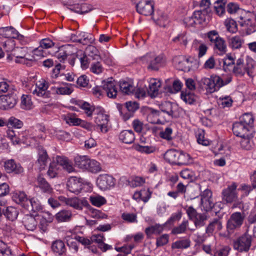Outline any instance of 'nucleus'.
<instances>
[{
  "instance_id": "nucleus-49",
  "label": "nucleus",
  "mask_w": 256,
  "mask_h": 256,
  "mask_svg": "<svg viewBox=\"0 0 256 256\" xmlns=\"http://www.w3.org/2000/svg\"><path fill=\"white\" fill-rule=\"evenodd\" d=\"M90 200L92 205L97 207H100L106 202V198L100 195L91 196L90 197Z\"/></svg>"
},
{
  "instance_id": "nucleus-43",
  "label": "nucleus",
  "mask_w": 256,
  "mask_h": 256,
  "mask_svg": "<svg viewBox=\"0 0 256 256\" xmlns=\"http://www.w3.org/2000/svg\"><path fill=\"white\" fill-rule=\"evenodd\" d=\"M172 134V128L170 126H168L164 129L162 130L160 132L159 135L162 138L166 140L168 142H170L174 139Z\"/></svg>"
},
{
  "instance_id": "nucleus-20",
  "label": "nucleus",
  "mask_w": 256,
  "mask_h": 256,
  "mask_svg": "<svg viewBox=\"0 0 256 256\" xmlns=\"http://www.w3.org/2000/svg\"><path fill=\"white\" fill-rule=\"evenodd\" d=\"M38 216H33L31 214L24 216L22 219V223L25 228L30 231H34L37 228L39 222Z\"/></svg>"
},
{
  "instance_id": "nucleus-14",
  "label": "nucleus",
  "mask_w": 256,
  "mask_h": 256,
  "mask_svg": "<svg viewBox=\"0 0 256 256\" xmlns=\"http://www.w3.org/2000/svg\"><path fill=\"white\" fill-rule=\"evenodd\" d=\"M68 190L72 193L79 194L82 188V180L76 176L70 177L67 182Z\"/></svg>"
},
{
  "instance_id": "nucleus-37",
  "label": "nucleus",
  "mask_w": 256,
  "mask_h": 256,
  "mask_svg": "<svg viewBox=\"0 0 256 256\" xmlns=\"http://www.w3.org/2000/svg\"><path fill=\"white\" fill-rule=\"evenodd\" d=\"M192 48L198 52V57L199 58L203 56L208 50L206 46L197 40L194 41Z\"/></svg>"
},
{
  "instance_id": "nucleus-44",
  "label": "nucleus",
  "mask_w": 256,
  "mask_h": 256,
  "mask_svg": "<svg viewBox=\"0 0 256 256\" xmlns=\"http://www.w3.org/2000/svg\"><path fill=\"white\" fill-rule=\"evenodd\" d=\"M59 199L60 200L64 201L67 205L72 207L75 209L81 210V207L80 204V203H79V199L77 198H67L63 196H60Z\"/></svg>"
},
{
  "instance_id": "nucleus-3",
  "label": "nucleus",
  "mask_w": 256,
  "mask_h": 256,
  "mask_svg": "<svg viewBox=\"0 0 256 256\" xmlns=\"http://www.w3.org/2000/svg\"><path fill=\"white\" fill-rule=\"evenodd\" d=\"M164 158L168 162L178 166L186 165L192 161L189 154L176 150H168L164 154Z\"/></svg>"
},
{
  "instance_id": "nucleus-7",
  "label": "nucleus",
  "mask_w": 256,
  "mask_h": 256,
  "mask_svg": "<svg viewBox=\"0 0 256 256\" xmlns=\"http://www.w3.org/2000/svg\"><path fill=\"white\" fill-rule=\"evenodd\" d=\"M222 78L218 76H211L210 78H203L200 80V84H204L210 93L218 90L222 86Z\"/></svg>"
},
{
  "instance_id": "nucleus-41",
  "label": "nucleus",
  "mask_w": 256,
  "mask_h": 256,
  "mask_svg": "<svg viewBox=\"0 0 256 256\" xmlns=\"http://www.w3.org/2000/svg\"><path fill=\"white\" fill-rule=\"evenodd\" d=\"M72 214L68 210H62L55 215V218L58 222H67L70 220Z\"/></svg>"
},
{
  "instance_id": "nucleus-10",
  "label": "nucleus",
  "mask_w": 256,
  "mask_h": 256,
  "mask_svg": "<svg viewBox=\"0 0 256 256\" xmlns=\"http://www.w3.org/2000/svg\"><path fill=\"white\" fill-rule=\"evenodd\" d=\"M252 68V64L247 63L246 64H245L244 60L240 58L236 60L232 72L236 76H244L246 72L250 76Z\"/></svg>"
},
{
  "instance_id": "nucleus-12",
  "label": "nucleus",
  "mask_w": 256,
  "mask_h": 256,
  "mask_svg": "<svg viewBox=\"0 0 256 256\" xmlns=\"http://www.w3.org/2000/svg\"><path fill=\"white\" fill-rule=\"evenodd\" d=\"M136 10L144 16H150L154 12V4L150 0H136Z\"/></svg>"
},
{
  "instance_id": "nucleus-53",
  "label": "nucleus",
  "mask_w": 256,
  "mask_h": 256,
  "mask_svg": "<svg viewBox=\"0 0 256 256\" xmlns=\"http://www.w3.org/2000/svg\"><path fill=\"white\" fill-rule=\"evenodd\" d=\"M208 219V216L204 213H199L193 220L196 228L202 227L205 224V221Z\"/></svg>"
},
{
  "instance_id": "nucleus-33",
  "label": "nucleus",
  "mask_w": 256,
  "mask_h": 256,
  "mask_svg": "<svg viewBox=\"0 0 256 256\" xmlns=\"http://www.w3.org/2000/svg\"><path fill=\"white\" fill-rule=\"evenodd\" d=\"M164 224H156L152 225L145 229V232L148 237H150L152 234H159L164 230Z\"/></svg>"
},
{
  "instance_id": "nucleus-16",
  "label": "nucleus",
  "mask_w": 256,
  "mask_h": 256,
  "mask_svg": "<svg viewBox=\"0 0 256 256\" xmlns=\"http://www.w3.org/2000/svg\"><path fill=\"white\" fill-rule=\"evenodd\" d=\"M200 204L206 211L210 210L213 208L214 203L212 200V192L210 190L206 189L202 192Z\"/></svg>"
},
{
  "instance_id": "nucleus-46",
  "label": "nucleus",
  "mask_w": 256,
  "mask_h": 256,
  "mask_svg": "<svg viewBox=\"0 0 256 256\" xmlns=\"http://www.w3.org/2000/svg\"><path fill=\"white\" fill-rule=\"evenodd\" d=\"M159 116V111L150 109L147 115V120L151 124H159L160 122V120L158 118Z\"/></svg>"
},
{
  "instance_id": "nucleus-4",
  "label": "nucleus",
  "mask_w": 256,
  "mask_h": 256,
  "mask_svg": "<svg viewBox=\"0 0 256 256\" xmlns=\"http://www.w3.org/2000/svg\"><path fill=\"white\" fill-rule=\"evenodd\" d=\"M245 216L244 213L235 212L231 214L226 222V230L229 234L238 230L243 224Z\"/></svg>"
},
{
  "instance_id": "nucleus-36",
  "label": "nucleus",
  "mask_w": 256,
  "mask_h": 256,
  "mask_svg": "<svg viewBox=\"0 0 256 256\" xmlns=\"http://www.w3.org/2000/svg\"><path fill=\"white\" fill-rule=\"evenodd\" d=\"M126 108L128 112L124 116V120H128L132 116V114L138 108V104L136 102H128L126 103Z\"/></svg>"
},
{
  "instance_id": "nucleus-31",
  "label": "nucleus",
  "mask_w": 256,
  "mask_h": 256,
  "mask_svg": "<svg viewBox=\"0 0 256 256\" xmlns=\"http://www.w3.org/2000/svg\"><path fill=\"white\" fill-rule=\"evenodd\" d=\"M0 35L5 38H16L18 36V32L12 26L1 28Z\"/></svg>"
},
{
  "instance_id": "nucleus-58",
  "label": "nucleus",
  "mask_w": 256,
  "mask_h": 256,
  "mask_svg": "<svg viewBox=\"0 0 256 256\" xmlns=\"http://www.w3.org/2000/svg\"><path fill=\"white\" fill-rule=\"evenodd\" d=\"M223 0H215L214 8L216 14L220 16H222L225 12V4L222 2Z\"/></svg>"
},
{
  "instance_id": "nucleus-47",
  "label": "nucleus",
  "mask_w": 256,
  "mask_h": 256,
  "mask_svg": "<svg viewBox=\"0 0 256 256\" xmlns=\"http://www.w3.org/2000/svg\"><path fill=\"white\" fill-rule=\"evenodd\" d=\"M234 66V58L230 56H227L223 60V68L225 72L232 71Z\"/></svg>"
},
{
  "instance_id": "nucleus-15",
  "label": "nucleus",
  "mask_w": 256,
  "mask_h": 256,
  "mask_svg": "<svg viewBox=\"0 0 256 256\" xmlns=\"http://www.w3.org/2000/svg\"><path fill=\"white\" fill-rule=\"evenodd\" d=\"M102 90L106 92L107 96L110 98H116L118 94V88L116 82L112 78H108L106 81H104L102 86Z\"/></svg>"
},
{
  "instance_id": "nucleus-50",
  "label": "nucleus",
  "mask_w": 256,
  "mask_h": 256,
  "mask_svg": "<svg viewBox=\"0 0 256 256\" xmlns=\"http://www.w3.org/2000/svg\"><path fill=\"white\" fill-rule=\"evenodd\" d=\"M26 50L24 48H15L12 51V56H14V62L16 63L22 64V60L24 56Z\"/></svg>"
},
{
  "instance_id": "nucleus-52",
  "label": "nucleus",
  "mask_w": 256,
  "mask_h": 256,
  "mask_svg": "<svg viewBox=\"0 0 256 256\" xmlns=\"http://www.w3.org/2000/svg\"><path fill=\"white\" fill-rule=\"evenodd\" d=\"M181 98L184 101L189 104H192L196 99V96L193 92L188 91L182 92Z\"/></svg>"
},
{
  "instance_id": "nucleus-18",
  "label": "nucleus",
  "mask_w": 256,
  "mask_h": 256,
  "mask_svg": "<svg viewBox=\"0 0 256 256\" xmlns=\"http://www.w3.org/2000/svg\"><path fill=\"white\" fill-rule=\"evenodd\" d=\"M55 160L58 164L60 166L62 169L68 173L75 172L72 161L68 158L63 156H56L55 157Z\"/></svg>"
},
{
  "instance_id": "nucleus-35",
  "label": "nucleus",
  "mask_w": 256,
  "mask_h": 256,
  "mask_svg": "<svg viewBox=\"0 0 256 256\" xmlns=\"http://www.w3.org/2000/svg\"><path fill=\"white\" fill-rule=\"evenodd\" d=\"M188 220H184L180 225L174 228L172 230L171 233L173 234L176 235L186 233L188 230H190L191 231L194 230L195 229H190L188 228Z\"/></svg>"
},
{
  "instance_id": "nucleus-9",
  "label": "nucleus",
  "mask_w": 256,
  "mask_h": 256,
  "mask_svg": "<svg viewBox=\"0 0 256 256\" xmlns=\"http://www.w3.org/2000/svg\"><path fill=\"white\" fill-rule=\"evenodd\" d=\"M18 97L14 92L0 96V109L6 110L13 108L17 103Z\"/></svg>"
},
{
  "instance_id": "nucleus-28",
  "label": "nucleus",
  "mask_w": 256,
  "mask_h": 256,
  "mask_svg": "<svg viewBox=\"0 0 256 256\" xmlns=\"http://www.w3.org/2000/svg\"><path fill=\"white\" fill-rule=\"evenodd\" d=\"M42 206L40 204L39 200L35 198H29L25 208V210L28 212H34L40 211L42 210Z\"/></svg>"
},
{
  "instance_id": "nucleus-29",
  "label": "nucleus",
  "mask_w": 256,
  "mask_h": 256,
  "mask_svg": "<svg viewBox=\"0 0 256 256\" xmlns=\"http://www.w3.org/2000/svg\"><path fill=\"white\" fill-rule=\"evenodd\" d=\"M52 250L59 256L66 254V248L64 243L61 240L54 242L52 245Z\"/></svg>"
},
{
  "instance_id": "nucleus-63",
  "label": "nucleus",
  "mask_w": 256,
  "mask_h": 256,
  "mask_svg": "<svg viewBox=\"0 0 256 256\" xmlns=\"http://www.w3.org/2000/svg\"><path fill=\"white\" fill-rule=\"evenodd\" d=\"M69 246V250L66 254L67 256H78V246L76 242H71Z\"/></svg>"
},
{
  "instance_id": "nucleus-8",
  "label": "nucleus",
  "mask_w": 256,
  "mask_h": 256,
  "mask_svg": "<svg viewBox=\"0 0 256 256\" xmlns=\"http://www.w3.org/2000/svg\"><path fill=\"white\" fill-rule=\"evenodd\" d=\"M144 58L149 64L148 68L151 70H158L162 66L164 61L163 55L156 56L154 54H147Z\"/></svg>"
},
{
  "instance_id": "nucleus-57",
  "label": "nucleus",
  "mask_w": 256,
  "mask_h": 256,
  "mask_svg": "<svg viewBox=\"0 0 256 256\" xmlns=\"http://www.w3.org/2000/svg\"><path fill=\"white\" fill-rule=\"evenodd\" d=\"M0 256H14L10 247L2 240H0Z\"/></svg>"
},
{
  "instance_id": "nucleus-60",
  "label": "nucleus",
  "mask_w": 256,
  "mask_h": 256,
  "mask_svg": "<svg viewBox=\"0 0 256 256\" xmlns=\"http://www.w3.org/2000/svg\"><path fill=\"white\" fill-rule=\"evenodd\" d=\"M6 126H11L16 128H20L23 126V122L14 116H11L6 122Z\"/></svg>"
},
{
  "instance_id": "nucleus-24",
  "label": "nucleus",
  "mask_w": 256,
  "mask_h": 256,
  "mask_svg": "<svg viewBox=\"0 0 256 256\" xmlns=\"http://www.w3.org/2000/svg\"><path fill=\"white\" fill-rule=\"evenodd\" d=\"M12 199L16 204L25 209L29 198L25 192L19 191L13 194Z\"/></svg>"
},
{
  "instance_id": "nucleus-38",
  "label": "nucleus",
  "mask_w": 256,
  "mask_h": 256,
  "mask_svg": "<svg viewBox=\"0 0 256 256\" xmlns=\"http://www.w3.org/2000/svg\"><path fill=\"white\" fill-rule=\"evenodd\" d=\"M89 159L86 156H77L74 158V161L76 166L78 168L86 170L87 166H88Z\"/></svg>"
},
{
  "instance_id": "nucleus-19",
  "label": "nucleus",
  "mask_w": 256,
  "mask_h": 256,
  "mask_svg": "<svg viewBox=\"0 0 256 256\" xmlns=\"http://www.w3.org/2000/svg\"><path fill=\"white\" fill-rule=\"evenodd\" d=\"M236 188V185L233 184L224 190L222 192L223 200L227 203H230L236 200L237 198Z\"/></svg>"
},
{
  "instance_id": "nucleus-56",
  "label": "nucleus",
  "mask_w": 256,
  "mask_h": 256,
  "mask_svg": "<svg viewBox=\"0 0 256 256\" xmlns=\"http://www.w3.org/2000/svg\"><path fill=\"white\" fill-rule=\"evenodd\" d=\"M254 136L253 134L250 136L241 137L242 140L240 142L242 148L246 150H250L252 148V142L251 138Z\"/></svg>"
},
{
  "instance_id": "nucleus-1",
  "label": "nucleus",
  "mask_w": 256,
  "mask_h": 256,
  "mask_svg": "<svg viewBox=\"0 0 256 256\" xmlns=\"http://www.w3.org/2000/svg\"><path fill=\"white\" fill-rule=\"evenodd\" d=\"M253 116L248 113L243 114L238 122L233 124L232 131L236 136L240 137L250 136L254 132Z\"/></svg>"
},
{
  "instance_id": "nucleus-64",
  "label": "nucleus",
  "mask_w": 256,
  "mask_h": 256,
  "mask_svg": "<svg viewBox=\"0 0 256 256\" xmlns=\"http://www.w3.org/2000/svg\"><path fill=\"white\" fill-rule=\"evenodd\" d=\"M224 24L228 32L234 33L236 31V24L234 20L232 19H227L226 20Z\"/></svg>"
},
{
  "instance_id": "nucleus-27",
  "label": "nucleus",
  "mask_w": 256,
  "mask_h": 256,
  "mask_svg": "<svg viewBox=\"0 0 256 256\" xmlns=\"http://www.w3.org/2000/svg\"><path fill=\"white\" fill-rule=\"evenodd\" d=\"M161 85L160 80L152 79L150 80L148 94L151 98H155L158 94L159 88Z\"/></svg>"
},
{
  "instance_id": "nucleus-55",
  "label": "nucleus",
  "mask_w": 256,
  "mask_h": 256,
  "mask_svg": "<svg viewBox=\"0 0 256 256\" xmlns=\"http://www.w3.org/2000/svg\"><path fill=\"white\" fill-rule=\"evenodd\" d=\"M198 142L202 146H207L210 145V140L204 137V132L202 130H198L196 135Z\"/></svg>"
},
{
  "instance_id": "nucleus-25",
  "label": "nucleus",
  "mask_w": 256,
  "mask_h": 256,
  "mask_svg": "<svg viewBox=\"0 0 256 256\" xmlns=\"http://www.w3.org/2000/svg\"><path fill=\"white\" fill-rule=\"evenodd\" d=\"M38 186L41 191L45 194H51L53 192V189L50 184L46 180L41 176H38L37 178Z\"/></svg>"
},
{
  "instance_id": "nucleus-17",
  "label": "nucleus",
  "mask_w": 256,
  "mask_h": 256,
  "mask_svg": "<svg viewBox=\"0 0 256 256\" xmlns=\"http://www.w3.org/2000/svg\"><path fill=\"white\" fill-rule=\"evenodd\" d=\"M46 128L43 125L38 124L36 126L34 130L32 132L30 136L31 140H34L38 144L44 141L46 138Z\"/></svg>"
},
{
  "instance_id": "nucleus-13",
  "label": "nucleus",
  "mask_w": 256,
  "mask_h": 256,
  "mask_svg": "<svg viewBox=\"0 0 256 256\" xmlns=\"http://www.w3.org/2000/svg\"><path fill=\"white\" fill-rule=\"evenodd\" d=\"M48 83L44 79L42 78L36 82L35 89L32 91L33 94L38 96L46 98L49 97L50 93L47 90Z\"/></svg>"
},
{
  "instance_id": "nucleus-30",
  "label": "nucleus",
  "mask_w": 256,
  "mask_h": 256,
  "mask_svg": "<svg viewBox=\"0 0 256 256\" xmlns=\"http://www.w3.org/2000/svg\"><path fill=\"white\" fill-rule=\"evenodd\" d=\"M119 139L124 143L132 144L134 140V133L132 130H123L120 134Z\"/></svg>"
},
{
  "instance_id": "nucleus-39",
  "label": "nucleus",
  "mask_w": 256,
  "mask_h": 256,
  "mask_svg": "<svg viewBox=\"0 0 256 256\" xmlns=\"http://www.w3.org/2000/svg\"><path fill=\"white\" fill-rule=\"evenodd\" d=\"M76 104L82 110H84L85 113L88 116L90 117L92 116V113H95V110L96 108L93 106H91L89 103L87 102H84L83 101H78Z\"/></svg>"
},
{
  "instance_id": "nucleus-22",
  "label": "nucleus",
  "mask_w": 256,
  "mask_h": 256,
  "mask_svg": "<svg viewBox=\"0 0 256 256\" xmlns=\"http://www.w3.org/2000/svg\"><path fill=\"white\" fill-rule=\"evenodd\" d=\"M37 149L38 151V158L36 163L39 164L40 169H43L47 164L48 155L46 150L42 146L38 144Z\"/></svg>"
},
{
  "instance_id": "nucleus-5",
  "label": "nucleus",
  "mask_w": 256,
  "mask_h": 256,
  "mask_svg": "<svg viewBox=\"0 0 256 256\" xmlns=\"http://www.w3.org/2000/svg\"><path fill=\"white\" fill-rule=\"evenodd\" d=\"M94 122L97 127L99 128L102 133H106L108 130V124L109 122V116L106 114L104 108L97 106L95 110Z\"/></svg>"
},
{
  "instance_id": "nucleus-54",
  "label": "nucleus",
  "mask_w": 256,
  "mask_h": 256,
  "mask_svg": "<svg viewBox=\"0 0 256 256\" xmlns=\"http://www.w3.org/2000/svg\"><path fill=\"white\" fill-rule=\"evenodd\" d=\"M88 166H87L86 170L92 172H98L100 171L101 167L100 163L94 160L89 159Z\"/></svg>"
},
{
  "instance_id": "nucleus-45",
  "label": "nucleus",
  "mask_w": 256,
  "mask_h": 256,
  "mask_svg": "<svg viewBox=\"0 0 256 256\" xmlns=\"http://www.w3.org/2000/svg\"><path fill=\"white\" fill-rule=\"evenodd\" d=\"M213 48L214 50L220 55L225 54L227 49L225 40L222 38L219 40L213 46Z\"/></svg>"
},
{
  "instance_id": "nucleus-21",
  "label": "nucleus",
  "mask_w": 256,
  "mask_h": 256,
  "mask_svg": "<svg viewBox=\"0 0 256 256\" xmlns=\"http://www.w3.org/2000/svg\"><path fill=\"white\" fill-rule=\"evenodd\" d=\"M4 166L7 173L14 172L20 174L23 172V168L20 164L16 163L13 159L8 160L4 162Z\"/></svg>"
},
{
  "instance_id": "nucleus-42",
  "label": "nucleus",
  "mask_w": 256,
  "mask_h": 256,
  "mask_svg": "<svg viewBox=\"0 0 256 256\" xmlns=\"http://www.w3.org/2000/svg\"><path fill=\"white\" fill-rule=\"evenodd\" d=\"M62 118L70 126H78L80 124L82 120L78 118H76L72 114H69L66 115H63Z\"/></svg>"
},
{
  "instance_id": "nucleus-59",
  "label": "nucleus",
  "mask_w": 256,
  "mask_h": 256,
  "mask_svg": "<svg viewBox=\"0 0 256 256\" xmlns=\"http://www.w3.org/2000/svg\"><path fill=\"white\" fill-rule=\"evenodd\" d=\"M58 170V168L57 167L56 162L55 160V158H54L53 162L50 164L48 170L47 172V174L50 178H54L57 175Z\"/></svg>"
},
{
  "instance_id": "nucleus-2",
  "label": "nucleus",
  "mask_w": 256,
  "mask_h": 256,
  "mask_svg": "<svg viewBox=\"0 0 256 256\" xmlns=\"http://www.w3.org/2000/svg\"><path fill=\"white\" fill-rule=\"evenodd\" d=\"M54 56L60 62L64 63L68 60V63L72 66H74L77 57L74 48L70 44L64 45L59 47L58 50L55 52Z\"/></svg>"
},
{
  "instance_id": "nucleus-6",
  "label": "nucleus",
  "mask_w": 256,
  "mask_h": 256,
  "mask_svg": "<svg viewBox=\"0 0 256 256\" xmlns=\"http://www.w3.org/2000/svg\"><path fill=\"white\" fill-rule=\"evenodd\" d=\"M252 236L246 232L233 240L234 248L240 252H248L252 245Z\"/></svg>"
},
{
  "instance_id": "nucleus-26",
  "label": "nucleus",
  "mask_w": 256,
  "mask_h": 256,
  "mask_svg": "<svg viewBox=\"0 0 256 256\" xmlns=\"http://www.w3.org/2000/svg\"><path fill=\"white\" fill-rule=\"evenodd\" d=\"M256 21V16L254 12L248 13V16L244 20L246 25L247 26V32L251 34L256 30V25L255 22Z\"/></svg>"
},
{
  "instance_id": "nucleus-23",
  "label": "nucleus",
  "mask_w": 256,
  "mask_h": 256,
  "mask_svg": "<svg viewBox=\"0 0 256 256\" xmlns=\"http://www.w3.org/2000/svg\"><path fill=\"white\" fill-rule=\"evenodd\" d=\"M222 228V222L220 218H214L208 224L206 232L208 236L212 235L214 230L220 231Z\"/></svg>"
},
{
  "instance_id": "nucleus-11",
  "label": "nucleus",
  "mask_w": 256,
  "mask_h": 256,
  "mask_svg": "<svg viewBox=\"0 0 256 256\" xmlns=\"http://www.w3.org/2000/svg\"><path fill=\"white\" fill-rule=\"evenodd\" d=\"M96 184L100 189L106 190L114 186L115 180L110 175L101 174L97 178Z\"/></svg>"
},
{
  "instance_id": "nucleus-34",
  "label": "nucleus",
  "mask_w": 256,
  "mask_h": 256,
  "mask_svg": "<svg viewBox=\"0 0 256 256\" xmlns=\"http://www.w3.org/2000/svg\"><path fill=\"white\" fill-rule=\"evenodd\" d=\"M2 214L9 220L14 221L16 220L18 215V210L14 206H8L6 210H3Z\"/></svg>"
},
{
  "instance_id": "nucleus-48",
  "label": "nucleus",
  "mask_w": 256,
  "mask_h": 256,
  "mask_svg": "<svg viewBox=\"0 0 256 256\" xmlns=\"http://www.w3.org/2000/svg\"><path fill=\"white\" fill-rule=\"evenodd\" d=\"M21 108L24 110H30L32 108V103L30 97L28 95L23 94L21 97L20 104Z\"/></svg>"
},
{
  "instance_id": "nucleus-61",
  "label": "nucleus",
  "mask_w": 256,
  "mask_h": 256,
  "mask_svg": "<svg viewBox=\"0 0 256 256\" xmlns=\"http://www.w3.org/2000/svg\"><path fill=\"white\" fill-rule=\"evenodd\" d=\"M86 52L93 59L98 60L100 58V56L98 54V50L94 46H88Z\"/></svg>"
},
{
  "instance_id": "nucleus-32",
  "label": "nucleus",
  "mask_w": 256,
  "mask_h": 256,
  "mask_svg": "<svg viewBox=\"0 0 256 256\" xmlns=\"http://www.w3.org/2000/svg\"><path fill=\"white\" fill-rule=\"evenodd\" d=\"M176 108V105L169 102H164L160 105V108L161 111L172 117H173Z\"/></svg>"
},
{
  "instance_id": "nucleus-62",
  "label": "nucleus",
  "mask_w": 256,
  "mask_h": 256,
  "mask_svg": "<svg viewBox=\"0 0 256 256\" xmlns=\"http://www.w3.org/2000/svg\"><path fill=\"white\" fill-rule=\"evenodd\" d=\"M122 218L126 222L130 223L137 222V216L134 213L124 212L122 214Z\"/></svg>"
},
{
  "instance_id": "nucleus-51",
  "label": "nucleus",
  "mask_w": 256,
  "mask_h": 256,
  "mask_svg": "<svg viewBox=\"0 0 256 256\" xmlns=\"http://www.w3.org/2000/svg\"><path fill=\"white\" fill-rule=\"evenodd\" d=\"M119 86L122 92L126 94L132 93L134 90V86L126 81L121 82Z\"/></svg>"
},
{
  "instance_id": "nucleus-40",
  "label": "nucleus",
  "mask_w": 256,
  "mask_h": 256,
  "mask_svg": "<svg viewBox=\"0 0 256 256\" xmlns=\"http://www.w3.org/2000/svg\"><path fill=\"white\" fill-rule=\"evenodd\" d=\"M190 240L188 238L178 240L172 244V249H185L190 246Z\"/></svg>"
}]
</instances>
